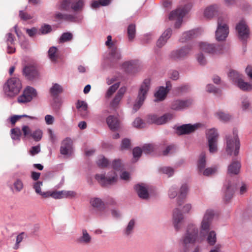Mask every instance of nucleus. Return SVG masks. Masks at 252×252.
I'll return each mask as SVG.
<instances>
[{
  "instance_id": "nucleus-25",
  "label": "nucleus",
  "mask_w": 252,
  "mask_h": 252,
  "mask_svg": "<svg viewBox=\"0 0 252 252\" xmlns=\"http://www.w3.org/2000/svg\"><path fill=\"white\" fill-rule=\"evenodd\" d=\"M198 34V30H192L183 33L180 39L181 42H185L187 41L196 37Z\"/></svg>"
},
{
  "instance_id": "nucleus-11",
  "label": "nucleus",
  "mask_w": 252,
  "mask_h": 252,
  "mask_svg": "<svg viewBox=\"0 0 252 252\" xmlns=\"http://www.w3.org/2000/svg\"><path fill=\"white\" fill-rule=\"evenodd\" d=\"M191 49L192 47L190 45L182 47L172 51L170 54V57L175 60L184 59L189 54Z\"/></svg>"
},
{
  "instance_id": "nucleus-31",
  "label": "nucleus",
  "mask_w": 252,
  "mask_h": 252,
  "mask_svg": "<svg viewBox=\"0 0 252 252\" xmlns=\"http://www.w3.org/2000/svg\"><path fill=\"white\" fill-rule=\"evenodd\" d=\"M87 104L84 101L78 100L76 104V108L81 113L83 117L87 114Z\"/></svg>"
},
{
  "instance_id": "nucleus-36",
  "label": "nucleus",
  "mask_w": 252,
  "mask_h": 252,
  "mask_svg": "<svg viewBox=\"0 0 252 252\" xmlns=\"http://www.w3.org/2000/svg\"><path fill=\"white\" fill-rule=\"evenodd\" d=\"M90 203L94 208H96L98 210L103 209L104 204L102 201L99 198H92L90 201Z\"/></svg>"
},
{
  "instance_id": "nucleus-57",
  "label": "nucleus",
  "mask_w": 252,
  "mask_h": 252,
  "mask_svg": "<svg viewBox=\"0 0 252 252\" xmlns=\"http://www.w3.org/2000/svg\"><path fill=\"white\" fill-rule=\"evenodd\" d=\"M63 198H72L76 195L75 192L72 190H62Z\"/></svg>"
},
{
  "instance_id": "nucleus-12",
  "label": "nucleus",
  "mask_w": 252,
  "mask_h": 252,
  "mask_svg": "<svg viewBox=\"0 0 252 252\" xmlns=\"http://www.w3.org/2000/svg\"><path fill=\"white\" fill-rule=\"evenodd\" d=\"M236 30L238 32V37L241 40L245 41L249 38L250 30L244 21H241L236 25Z\"/></svg>"
},
{
  "instance_id": "nucleus-2",
  "label": "nucleus",
  "mask_w": 252,
  "mask_h": 252,
  "mask_svg": "<svg viewBox=\"0 0 252 252\" xmlns=\"http://www.w3.org/2000/svg\"><path fill=\"white\" fill-rule=\"evenodd\" d=\"M22 85L20 79L13 77L7 80L3 86V91L6 95L13 97L20 92Z\"/></svg>"
},
{
  "instance_id": "nucleus-48",
  "label": "nucleus",
  "mask_w": 252,
  "mask_h": 252,
  "mask_svg": "<svg viewBox=\"0 0 252 252\" xmlns=\"http://www.w3.org/2000/svg\"><path fill=\"white\" fill-rule=\"evenodd\" d=\"M216 115L220 120L224 122H226L229 120L231 118V116L229 114H225L221 112L217 113Z\"/></svg>"
},
{
  "instance_id": "nucleus-47",
  "label": "nucleus",
  "mask_w": 252,
  "mask_h": 252,
  "mask_svg": "<svg viewBox=\"0 0 252 252\" xmlns=\"http://www.w3.org/2000/svg\"><path fill=\"white\" fill-rule=\"evenodd\" d=\"M154 150V147L152 144H145L142 147V151L146 154L153 152Z\"/></svg>"
},
{
  "instance_id": "nucleus-6",
  "label": "nucleus",
  "mask_w": 252,
  "mask_h": 252,
  "mask_svg": "<svg viewBox=\"0 0 252 252\" xmlns=\"http://www.w3.org/2000/svg\"><path fill=\"white\" fill-rule=\"evenodd\" d=\"M105 44L109 50V55L110 59L118 61L121 59L122 56L118 48L117 42L115 40H112L111 35L107 36Z\"/></svg>"
},
{
  "instance_id": "nucleus-27",
  "label": "nucleus",
  "mask_w": 252,
  "mask_h": 252,
  "mask_svg": "<svg viewBox=\"0 0 252 252\" xmlns=\"http://www.w3.org/2000/svg\"><path fill=\"white\" fill-rule=\"evenodd\" d=\"M218 12V7L216 5H210L204 10V16L208 18H212Z\"/></svg>"
},
{
  "instance_id": "nucleus-26",
  "label": "nucleus",
  "mask_w": 252,
  "mask_h": 252,
  "mask_svg": "<svg viewBox=\"0 0 252 252\" xmlns=\"http://www.w3.org/2000/svg\"><path fill=\"white\" fill-rule=\"evenodd\" d=\"M135 189L138 196L142 199H147L149 197V193L146 188L143 184H137L135 186Z\"/></svg>"
},
{
  "instance_id": "nucleus-44",
  "label": "nucleus",
  "mask_w": 252,
  "mask_h": 252,
  "mask_svg": "<svg viewBox=\"0 0 252 252\" xmlns=\"http://www.w3.org/2000/svg\"><path fill=\"white\" fill-rule=\"evenodd\" d=\"M207 241L209 245H213L216 242V234L215 231H210L207 237Z\"/></svg>"
},
{
  "instance_id": "nucleus-14",
  "label": "nucleus",
  "mask_w": 252,
  "mask_h": 252,
  "mask_svg": "<svg viewBox=\"0 0 252 252\" xmlns=\"http://www.w3.org/2000/svg\"><path fill=\"white\" fill-rule=\"evenodd\" d=\"M199 47L201 50L211 54L220 53L222 50L221 45L210 44L207 42H200Z\"/></svg>"
},
{
  "instance_id": "nucleus-20",
  "label": "nucleus",
  "mask_w": 252,
  "mask_h": 252,
  "mask_svg": "<svg viewBox=\"0 0 252 252\" xmlns=\"http://www.w3.org/2000/svg\"><path fill=\"white\" fill-rule=\"evenodd\" d=\"M32 100V87H27L24 90L23 94L18 97L19 103H27Z\"/></svg>"
},
{
  "instance_id": "nucleus-59",
  "label": "nucleus",
  "mask_w": 252,
  "mask_h": 252,
  "mask_svg": "<svg viewBox=\"0 0 252 252\" xmlns=\"http://www.w3.org/2000/svg\"><path fill=\"white\" fill-rule=\"evenodd\" d=\"M207 91L209 93H212L214 94H218L220 91L216 88L214 85L212 84H209L206 87Z\"/></svg>"
},
{
  "instance_id": "nucleus-56",
  "label": "nucleus",
  "mask_w": 252,
  "mask_h": 252,
  "mask_svg": "<svg viewBox=\"0 0 252 252\" xmlns=\"http://www.w3.org/2000/svg\"><path fill=\"white\" fill-rule=\"evenodd\" d=\"M160 171L164 174L168 175V177L171 176L174 174V170L170 167H164L160 169Z\"/></svg>"
},
{
  "instance_id": "nucleus-37",
  "label": "nucleus",
  "mask_w": 252,
  "mask_h": 252,
  "mask_svg": "<svg viewBox=\"0 0 252 252\" xmlns=\"http://www.w3.org/2000/svg\"><path fill=\"white\" fill-rule=\"evenodd\" d=\"M136 33V28L134 24H130L127 28V34L128 39L132 41L135 37Z\"/></svg>"
},
{
  "instance_id": "nucleus-1",
  "label": "nucleus",
  "mask_w": 252,
  "mask_h": 252,
  "mask_svg": "<svg viewBox=\"0 0 252 252\" xmlns=\"http://www.w3.org/2000/svg\"><path fill=\"white\" fill-rule=\"evenodd\" d=\"M198 229L193 224L188 226L186 233L181 241L182 252H188L190 246L198 241Z\"/></svg>"
},
{
  "instance_id": "nucleus-9",
  "label": "nucleus",
  "mask_w": 252,
  "mask_h": 252,
  "mask_svg": "<svg viewBox=\"0 0 252 252\" xmlns=\"http://www.w3.org/2000/svg\"><path fill=\"white\" fill-rule=\"evenodd\" d=\"M218 136L217 130L214 128L209 129L207 131V138L208 139L209 150L211 153H215L218 151Z\"/></svg>"
},
{
  "instance_id": "nucleus-3",
  "label": "nucleus",
  "mask_w": 252,
  "mask_h": 252,
  "mask_svg": "<svg viewBox=\"0 0 252 252\" xmlns=\"http://www.w3.org/2000/svg\"><path fill=\"white\" fill-rule=\"evenodd\" d=\"M151 80L149 78L145 79L141 84L137 98L133 107V112H136L142 105L150 88Z\"/></svg>"
},
{
  "instance_id": "nucleus-39",
  "label": "nucleus",
  "mask_w": 252,
  "mask_h": 252,
  "mask_svg": "<svg viewBox=\"0 0 252 252\" xmlns=\"http://www.w3.org/2000/svg\"><path fill=\"white\" fill-rule=\"evenodd\" d=\"M73 38V34L69 32L63 33L59 39L60 43H64L71 40Z\"/></svg>"
},
{
  "instance_id": "nucleus-5",
  "label": "nucleus",
  "mask_w": 252,
  "mask_h": 252,
  "mask_svg": "<svg viewBox=\"0 0 252 252\" xmlns=\"http://www.w3.org/2000/svg\"><path fill=\"white\" fill-rule=\"evenodd\" d=\"M240 149V142L237 136V130L233 129V135L226 136V151L228 154L231 155L234 152L235 156H237Z\"/></svg>"
},
{
  "instance_id": "nucleus-30",
  "label": "nucleus",
  "mask_w": 252,
  "mask_h": 252,
  "mask_svg": "<svg viewBox=\"0 0 252 252\" xmlns=\"http://www.w3.org/2000/svg\"><path fill=\"white\" fill-rule=\"evenodd\" d=\"M167 93L168 91H167L163 87H160L155 94V96L156 98L155 101L163 100L165 98Z\"/></svg>"
},
{
  "instance_id": "nucleus-13",
  "label": "nucleus",
  "mask_w": 252,
  "mask_h": 252,
  "mask_svg": "<svg viewBox=\"0 0 252 252\" xmlns=\"http://www.w3.org/2000/svg\"><path fill=\"white\" fill-rule=\"evenodd\" d=\"M173 114L167 113L162 116L158 117L157 115H149L148 118V122L149 123H155L157 125H162L173 119Z\"/></svg>"
},
{
  "instance_id": "nucleus-34",
  "label": "nucleus",
  "mask_w": 252,
  "mask_h": 252,
  "mask_svg": "<svg viewBox=\"0 0 252 252\" xmlns=\"http://www.w3.org/2000/svg\"><path fill=\"white\" fill-rule=\"evenodd\" d=\"M197 166L198 172L201 173L206 166V156L205 153L202 152L201 153Z\"/></svg>"
},
{
  "instance_id": "nucleus-19",
  "label": "nucleus",
  "mask_w": 252,
  "mask_h": 252,
  "mask_svg": "<svg viewBox=\"0 0 252 252\" xmlns=\"http://www.w3.org/2000/svg\"><path fill=\"white\" fill-rule=\"evenodd\" d=\"M72 141L70 138H66L62 143L60 148L61 154L63 155H70L72 152Z\"/></svg>"
},
{
  "instance_id": "nucleus-52",
  "label": "nucleus",
  "mask_w": 252,
  "mask_h": 252,
  "mask_svg": "<svg viewBox=\"0 0 252 252\" xmlns=\"http://www.w3.org/2000/svg\"><path fill=\"white\" fill-rule=\"evenodd\" d=\"M23 74L25 77L31 80L32 79V67L30 66H26L23 69Z\"/></svg>"
},
{
  "instance_id": "nucleus-7",
  "label": "nucleus",
  "mask_w": 252,
  "mask_h": 252,
  "mask_svg": "<svg viewBox=\"0 0 252 252\" xmlns=\"http://www.w3.org/2000/svg\"><path fill=\"white\" fill-rule=\"evenodd\" d=\"M191 8V5L188 4L185 5L184 7H179L176 10L172 11L169 16L170 20L177 19V21L175 24V27L176 28H179L182 23V19L186 14L190 10Z\"/></svg>"
},
{
  "instance_id": "nucleus-61",
  "label": "nucleus",
  "mask_w": 252,
  "mask_h": 252,
  "mask_svg": "<svg viewBox=\"0 0 252 252\" xmlns=\"http://www.w3.org/2000/svg\"><path fill=\"white\" fill-rule=\"evenodd\" d=\"M142 152V149L138 147L134 148L133 150V157L135 158H139L141 157Z\"/></svg>"
},
{
  "instance_id": "nucleus-29",
  "label": "nucleus",
  "mask_w": 252,
  "mask_h": 252,
  "mask_svg": "<svg viewBox=\"0 0 252 252\" xmlns=\"http://www.w3.org/2000/svg\"><path fill=\"white\" fill-rule=\"evenodd\" d=\"M236 85L243 91H250L252 90V84L245 82L243 77L236 84Z\"/></svg>"
},
{
  "instance_id": "nucleus-21",
  "label": "nucleus",
  "mask_w": 252,
  "mask_h": 252,
  "mask_svg": "<svg viewBox=\"0 0 252 252\" xmlns=\"http://www.w3.org/2000/svg\"><path fill=\"white\" fill-rule=\"evenodd\" d=\"M76 242L80 244L89 245L92 242V237L86 229H83L82 231V235L76 240Z\"/></svg>"
},
{
  "instance_id": "nucleus-58",
  "label": "nucleus",
  "mask_w": 252,
  "mask_h": 252,
  "mask_svg": "<svg viewBox=\"0 0 252 252\" xmlns=\"http://www.w3.org/2000/svg\"><path fill=\"white\" fill-rule=\"evenodd\" d=\"M42 186V182L38 181L35 183V184L34 185L33 188L37 193L39 194L43 197V195L42 194H43L44 192H42L41 191V186Z\"/></svg>"
},
{
  "instance_id": "nucleus-15",
  "label": "nucleus",
  "mask_w": 252,
  "mask_h": 252,
  "mask_svg": "<svg viewBox=\"0 0 252 252\" xmlns=\"http://www.w3.org/2000/svg\"><path fill=\"white\" fill-rule=\"evenodd\" d=\"M173 223L175 229L178 231L182 227L184 221V217L179 208H176L173 212Z\"/></svg>"
},
{
  "instance_id": "nucleus-42",
  "label": "nucleus",
  "mask_w": 252,
  "mask_h": 252,
  "mask_svg": "<svg viewBox=\"0 0 252 252\" xmlns=\"http://www.w3.org/2000/svg\"><path fill=\"white\" fill-rule=\"evenodd\" d=\"M120 86V83H116L109 87L106 94V97H110L118 89Z\"/></svg>"
},
{
  "instance_id": "nucleus-32",
  "label": "nucleus",
  "mask_w": 252,
  "mask_h": 252,
  "mask_svg": "<svg viewBox=\"0 0 252 252\" xmlns=\"http://www.w3.org/2000/svg\"><path fill=\"white\" fill-rule=\"evenodd\" d=\"M43 197L46 198L48 197H52L55 199H61L63 198V191H48L44 192Z\"/></svg>"
},
{
  "instance_id": "nucleus-35",
  "label": "nucleus",
  "mask_w": 252,
  "mask_h": 252,
  "mask_svg": "<svg viewBox=\"0 0 252 252\" xmlns=\"http://www.w3.org/2000/svg\"><path fill=\"white\" fill-rule=\"evenodd\" d=\"M236 189V188L235 186H232L229 184L228 185V186L226 188L224 198L226 201H228L231 199Z\"/></svg>"
},
{
  "instance_id": "nucleus-53",
  "label": "nucleus",
  "mask_w": 252,
  "mask_h": 252,
  "mask_svg": "<svg viewBox=\"0 0 252 252\" xmlns=\"http://www.w3.org/2000/svg\"><path fill=\"white\" fill-rule=\"evenodd\" d=\"M122 99V97L116 94L111 102V107L114 108H117L118 106L119 103Z\"/></svg>"
},
{
  "instance_id": "nucleus-41",
  "label": "nucleus",
  "mask_w": 252,
  "mask_h": 252,
  "mask_svg": "<svg viewBox=\"0 0 252 252\" xmlns=\"http://www.w3.org/2000/svg\"><path fill=\"white\" fill-rule=\"evenodd\" d=\"M23 133V138L25 140L30 139L32 136V132L29 126H23L22 128Z\"/></svg>"
},
{
  "instance_id": "nucleus-22",
  "label": "nucleus",
  "mask_w": 252,
  "mask_h": 252,
  "mask_svg": "<svg viewBox=\"0 0 252 252\" xmlns=\"http://www.w3.org/2000/svg\"><path fill=\"white\" fill-rule=\"evenodd\" d=\"M188 191V186L186 184L183 185L180 188V194L177 198L178 207L181 206L184 203Z\"/></svg>"
},
{
  "instance_id": "nucleus-55",
  "label": "nucleus",
  "mask_w": 252,
  "mask_h": 252,
  "mask_svg": "<svg viewBox=\"0 0 252 252\" xmlns=\"http://www.w3.org/2000/svg\"><path fill=\"white\" fill-rule=\"evenodd\" d=\"M52 31L51 26L49 25H44L43 26L41 27L39 30V32L41 34H44L48 33H49Z\"/></svg>"
},
{
  "instance_id": "nucleus-4",
  "label": "nucleus",
  "mask_w": 252,
  "mask_h": 252,
  "mask_svg": "<svg viewBox=\"0 0 252 252\" xmlns=\"http://www.w3.org/2000/svg\"><path fill=\"white\" fill-rule=\"evenodd\" d=\"M228 18L226 16H220L218 20V28L216 32V39L222 41L225 39L229 33L227 25Z\"/></svg>"
},
{
  "instance_id": "nucleus-24",
  "label": "nucleus",
  "mask_w": 252,
  "mask_h": 252,
  "mask_svg": "<svg viewBox=\"0 0 252 252\" xmlns=\"http://www.w3.org/2000/svg\"><path fill=\"white\" fill-rule=\"evenodd\" d=\"M107 124L112 130H116L120 127V122L117 117L109 116L106 119Z\"/></svg>"
},
{
  "instance_id": "nucleus-64",
  "label": "nucleus",
  "mask_w": 252,
  "mask_h": 252,
  "mask_svg": "<svg viewBox=\"0 0 252 252\" xmlns=\"http://www.w3.org/2000/svg\"><path fill=\"white\" fill-rule=\"evenodd\" d=\"M130 146V141L128 139H124L122 142L121 144V149H128Z\"/></svg>"
},
{
  "instance_id": "nucleus-62",
  "label": "nucleus",
  "mask_w": 252,
  "mask_h": 252,
  "mask_svg": "<svg viewBox=\"0 0 252 252\" xmlns=\"http://www.w3.org/2000/svg\"><path fill=\"white\" fill-rule=\"evenodd\" d=\"M63 20L68 22H75L76 18L71 14H63Z\"/></svg>"
},
{
  "instance_id": "nucleus-50",
  "label": "nucleus",
  "mask_w": 252,
  "mask_h": 252,
  "mask_svg": "<svg viewBox=\"0 0 252 252\" xmlns=\"http://www.w3.org/2000/svg\"><path fill=\"white\" fill-rule=\"evenodd\" d=\"M42 131L40 129H37L32 132V139L36 141H40L42 137Z\"/></svg>"
},
{
  "instance_id": "nucleus-46",
  "label": "nucleus",
  "mask_w": 252,
  "mask_h": 252,
  "mask_svg": "<svg viewBox=\"0 0 252 252\" xmlns=\"http://www.w3.org/2000/svg\"><path fill=\"white\" fill-rule=\"evenodd\" d=\"M97 164L99 167L104 168L109 164V161L103 156H100L97 161Z\"/></svg>"
},
{
  "instance_id": "nucleus-63",
  "label": "nucleus",
  "mask_w": 252,
  "mask_h": 252,
  "mask_svg": "<svg viewBox=\"0 0 252 252\" xmlns=\"http://www.w3.org/2000/svg\"><path fill=\"white\" fill-rule=\"evenodd\" d=\"M143 124L142 120L139 118L135 119L133 123V126L137 128L143 127Z\"/></svg>"
},
{
  "instance_id": "nucleus-38",
  "label": "nucleus",
  "mask_w": 252,
  "mask_h": 252,
  "mask_svg": "<svg viewBox=\"0 0 252 252\" xmlns=\"http://www.w3.org/2000/svg\"><path fill=\"white\" fill-rule=\"evenodd\" d=\"M21 131L19 128L16 127L11 129V137L13 140H20Z\"/></svg>"
},
{
  "instance_id": "nucleus-17",
  "label": "nucleus",
  "mask_w": 252,
  "mask_h": 252,
  "mask_svg": "<svg viewBox=\"0 0 252 252\" xmlns=\"http://www.w3.org/2000/svg\"><path fill=\"white\" fill-rule=\"evenodd\" d=\"M95 179L103 187L111 185L117 181V177L114 176L112 177H106L104 174H96L95 176Z\"/></svg>"
},
{
  "instance_id": "nucleus-54",
  "label": "nucleus",
  "mask_w": 252,
  "mask_h": 252,
  "mask_svg": "<svg viewBox=\"0 0 252 252\" xmlns=\"http://www.w3.org/2000/svg\"><path fill=\"white\" fill-rule=\"evenodd\" d=\"M24 117H28V116L25 115H14L13 116H11L10 118V121L11 124L13 126H14L15 124V123H16V122H17L21 118ZM28 117L30 119H32V117H30V116H28Z\"/></svg>"
},
{
  "instance_id": "nucleus-8",
  "label": "nucleus",
  "mask_w": 252,
  "mask_h": 252,
  "mask_svg": "<svg viewBox=\"0 0 252 252\" xmlns=\"http://www.w3.org/2000/svg\"><path fill=\"white\" fill-rule=\"evenodd\" d=\"M84 5L82 0H63L61 3L59 9L68 11L70 9L74 11L81 10Z\"/></svg>"
},
{
  "instance_id": "nucleus-49",
  "label": "nucleus",
  "mask_w": 252,
  "mask_h": 252,
  "mask_svg": "<svg viewBox=\"0 0 252 252\" xmlns=\"http://www.w3.org/2000/svg\"><path fill=\"white\" fill-rule=\"evenodd\" d=\"M26 234L24 232H22L17 235L16 237V244L14 245V249L17 250L19 247V244L23 241Z\"/></svg>"
},
{
  "instance_id": "nucleus-18",
  "label": "nucleus",
  "mask_w": 252,
  "mask_h": 252,
  "mask_svg": "<svg viewBox=\"0 0 252 252\" xmlns=\"http://www.w3.org/2000/svg\"><path fill=\"white\" fill-rule=\"evenodd\" d=\"M198 125L185 124L178 126L177 133L179 135L187 134L194 131L198 128Z\"/></svg>"
},
{
  "instance_id": "nucleus-43",
  "label": "nucleus",
  "mask_w": 252,
  "mask_h": 252,
  "mask_svg": "<svg viewBox=\"0 0 252 252\" xmlns=\"http://www.w3.org/2000/svg\"><path fill=\"white\" fill-rule=\"evenodd\" d=\"M23 188V185L21 181L17 180L13 184V187L11 188L13 192H19Z\"/></svg>"
},
{
  "instance_id": "nucleus-28",
  "label": "nucleus",
  "mask_w": 252,
  "mask_h": 252,
  "mask_svg": "<svg viewBox=\"0 0 252 252\" xmlns=\"http://www.w3.org/2000/svg\"><path fill=\"white\" fill-rule=\"evenodd\" d=\"M240 163L238 161H234L229 165L228 173L230 174H238L240 171Z\"/></svg>"
},
{
  "instance_id": "nucleus-23",
  "label": "nucleus",
  "mask_w": 252,
  "mask_h": 252,
  "mask_svg": "<svg viewBox=\"0 0 252 252\" xmlns=\"http://www.w3.org/2000/svg\"><path fill=\"white\" fill-rule=\"evenodd\" d=\"M50 94L55 101L60 94L63 92L62 87L57 83L54 84L50 89Z\"/></svg>"
},
{
  "instance_id": "nucleus-40",
  "label": "nucleus",
  "mask_w": 252,
  "mask_h": 252,
  "mask_svg": "<svg viewBox=\"0 0 252 252\" xmlns=\"http://www.w3.org/2000/svg\"><path fill=\"white\" fill-rule=\"evenodd\" d=\"M135 220L134 219L131 220L128 223L127 226L124 230V234L127 236H128L132 232V230L135 226Z\"/></svg>"
},
{
  "instance_id": "nucleus-60",
  "label": "nucleus",
  "mask_w": 252,
  "mask_h": 252,
  "mask_svg": "<svg viewBox=\"0 0 252 252\" xmlns=\"http://www.w3.org/2000/svg\"><path fill=\"white\" fill-rule=\"evenodd\" d=\"M40 97L37 91L32 88V103H38L39 101Z\"/></svg>"
},
{
  "instance_id": "nucleus-45",
  "label": "nucleus",
  "mask_w": 252,
  "mask_h": 252,
  "mask_svg": "<svg viewBox=\"0 0 252 252\" xmlns=\"http://www.w3.org/2000/svg\"><path fill=\"white\" fill-rule=\"evenodd\" d=\"M57 51L58 49L54 46L51 47L48 51L49 57L53 62L55 61L57 58Z\"/></svg>"
},
{
  "instance_id": "nucleus-10",
  "label": "nucleus",
  "mask_w": 252,
  "mask_h": 252,
  "mask_svg": "<svg viewBox=\"0 0 252 252\" xmlns=\"http://www.w3.org/2000/svg\"><path fill=\"white\" fill-rule=\"evenodd\" d=\"M214 215L212 210H207L204 214L201 223L200 234L202 236H204L208 232Z\"/></svg>"
},
{
  "instance_id": "nucleus-16",
  "label": "nucleus",
  "mask_w": 252,
  "mask_h": 252,
  "mask_svg": "<svg viewBox=\"0 0 252 252\" xmlns=\"http://www.w3.org/2000/svg\"><path fill=\"white\" fill-rule=\"evenodd\" d=\"M192 103L191 99L176 100L172 102L171 108L173 110L179 111L189 107Z\"/></svg>"
},
{
  "instance_id": "nucleus-33",
  "label": "nucleus",
  "mask_w": 252,
  "mask_h": 252,
  "mask_svg": "<svg viewBox=\"0 0 252 252\" xmlns=\"http://www.w3.org/2000/svg\"><path fill=\"white\" fill-rule=\"evenodd\" d=\"M228 75L229 78L235 85L243 77V75L240 74L238 71L234 70H230Z\"/></svg>"
},
{
  "instance_id": "nucleus-51",
  "label": "nucleus",
  "mask_w": 252,
  "mask_h": 252,
  "mask_svg": "<svg viewBox=\"0 0 252 252\" xmlns=\"http://www.w3.org/2000/svg\"><path fill=\"white\" fill-rule=\"evenodd\" d=\"M217 171V169L214 168H207L205 169H203L202 171V174L206 176H209L210 175L215 174Z\"/></svg>"
}]
</instances>
